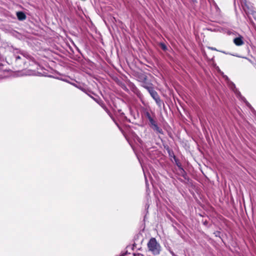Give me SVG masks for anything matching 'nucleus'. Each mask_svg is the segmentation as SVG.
<instances>
[{"mask_svg": "<svg viewBox=\"0 0 256 256\" xmlns=\"http://www.w3.org/2000/svg\"><path fill=\"white\" fill-rule=\"evenodd\" d=\"M148 250L154 255H158L160 251V246L154 238H151L148 243Z\"/></svg>", "mask_w": 256, "mask_h": 256, "instance_id": "f257e3e1", "label": "nucleus"}, {"mask_svg": "<svg viewBox=\"0 0 256 256\" xmlns=\"http://www.w3.org/2000/svg\"><path fill=\"white\" fill-rule=\"evenodd\" d=\"M144 88L148 90L152 97L156 103L158 104H160V98L156 92L152 88L148 86H145Z\"/></svg>", "mask_w": 256, "mask_h": 256, "instance_id": "f03ea898", "label": "nucleus"}, {"mask_svg": "<svg viewBox=\"0 0 256 256\" xmlns=\"http://www.w3.org/2000/svg\"><path fill=\"white\" fill-rule=\"evenodd\" d=\"M241 4L246 14H248L253 13L252 6L250 3H247L246 0H242L241 2Z\"/></svg>", "mask_w": 256, "mask_h": 256, "instance_id": "7ed1b4c3", "label": "nucleus"}, {"mask_svg": "<svg viewBox=\"0 0 256 256\" xmlns=\"http://www.w3.org/2000/svg\"><path fill=\"white\" fill-rule=\"evenodd\" d=\"M234 42L236 46H240L244 44L243 38L242 36H240L238 38H235L234 40Z\"/></svg>", "mask_w": 256, "mask_h": 256, "instance_id": "20e7f679", "label": "nucleus"}, {"mask_svg": "<svg viewBox=\"0 0 256 256\" xmlns=\"http://www.w3.org/2000/svg\"><path fill=\"white\" fill-rule=\"evenodd\" d=\"M26 15L24 12H17V18L18 20H26Z\"/></svg>", "mask_w": 256, "mask_h": 256, "instance_id": "39448f33", "label": "nucleus"}, {"mask_svg": "<svg viewBox=\"0 0 256 256\" xmlns=\"http://www.w3.org/2000/svg\"><path fill=\"white\" fill-rule=\"evenodd\" d=\"M154 126V129L155 130H156V132H160V133H161V132H162V129H161V128H160L158 126V125H157V124H156V125H154V126Z\"/></svg>", "mask_w": 256, "mask_h": 256, "instance_id": "423d86ee", "label": "nucleus"}, {"mask_svg": "<svg viewBox=\"0 0 256 256\" xmlns=\"http://www.w3.org/2000/svg\"><path fill=\"white\" fill-rule=\"evenodd\" d=\"M160 46L164 50H166V45L164 44H160Z\"/></svg>", "mask_w": 256, "mask_h": 256, "instance_id": "0eeeda50", "label": "nucleus"}, {"mask_svg": "<svg viewBox=\"0 0 256 256\" xmlns=\"http://www.w3.org/2000/svg\"><path fill=\"white\" fill-rule=\"evenodd\" d=\"M150 122L152 126H154V125L156 124V122L154 120H152Z\"/></svg>", "mask_w": 256, "mask_h": 256, "instance_id": "6e6552de", "label": "nucleus"}, {"mask_svg": "<svg viewBox=\"0 0 256 256\" xmlns=\"http://www.w3.org/2000/svg\"><path fill=\"white\" fill-rule=\"evenodd\" d=\"M146 116H147V118H150V114L148 113V112H147L146 113Z\"/></svg>", "mask_w": 256, "mask_h": 256, "instance_id": "1a4fd4ad", "label": "nucleus"}, {"mask_svg": "<svg viewBox=\"0 0 256 256\" xmlns=\"http://www.w3.org/2000/svg\"><path fill=\"white\" fill-rule=\"evenodd\" d=\"M153 120V119L152 118V117H150V118H148V120H149V121H150H150H151V120Z\"/></svg>", "mask_w": 256, "mask_h": 256, "instance_id": "9d476101", "label": "nucleus"}, {"mask_svg": "<svg viewBox=\"0 0 256 256\" xmlns=\"http://www.w3.org/2000/svg\"><path fill=\"white\" fill-rule=\"evenodd\" d=\"M212 50H216V48H210Z\"/></svg>", "mask_w": 256, "mask_h": 256, "instance_id": "9b49d317", "label": "nucleus"}, {"mask_svg": "<svg viewBox=\"0 0 256 256\" xmlns=\"http://www.w3.org/2000/svg\"><path fill=\"white\" fill-rule=\"evenodd\" d=\"M20 58L19 56H17V57H16L17 60H18V58Z\"/></svg>", "mask_w": 256, "mask_h": 256, "instance_id": "f8f14e48", "label": "nucleus"}]
</instances>
